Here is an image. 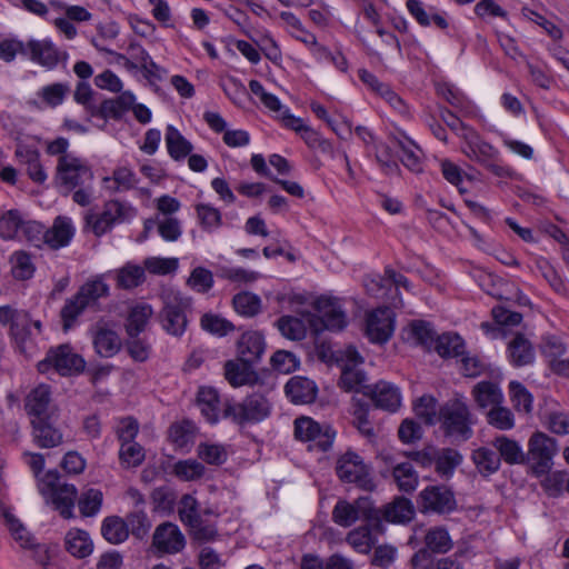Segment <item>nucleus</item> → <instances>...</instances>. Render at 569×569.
Returning <instances> with one entry per match:
<instances>
[{"label":"nucleus","mask_w":569,"mask_h":569,"mask_svg":"<svg viewBox=\"0 0 569 569\" xmlns=\"http://www.w3.org/2000/svg\"><path fill=\"white\" fill-rule=\"evenodd\" d=\"M70 92V87L67 83L56 82L42 87L38 97L49 107L56 108L60 106L67 94Z\"/></svg>","instance_id":"obj_48"},{"label":"nucleus","mask_w":569,"mask_h":569,"mask_svg":"<svg viewBox=\"0 0 569 569\" xmlns=\"http://www.w3.org/2000/svg\"><path fill=\"white\" fill-rule=\"evenodd\" d=\"M198 457L209 465H222L228 457L227 450L221 445L200 443L197 449Z\"/></svg>","instance_id":"obj_64"},{"label":"nucleus","mask_w":569,"mask_h":569,"mask_svg":"<svg viewBox=\"0 0 569 569\" xmlns=\"http://www.w3.org/2000/svg\"><path fill=\"white\" fill-rule=\"evenodd\" d=\"M178 512L180 520L189 527L197 526L198 519H200V515L198 512V501L191 495L182 496Z\"/></svg>","instance_id":"obj_63"},{"label":"nucleus","mask_w":569,"mask_h":569,"mask_svg":"<svg viewBox=\"0 0 569 569\" xmlns=\"http://www.w3.org/2000/svg\"><path fill=\"white\" fill-rule=\"evenodd\" d=\"M295 436L301 441L315 442L321 451H327L333 443L336 431L327 423L320 425L309 417H300L295 420Z\"/></svg>","instance_id":"obj_12"},{"label":"nucleus","mask_w":569,"mask_h":569,"mask_svg":"<svg viewBox=\"0 0 569 569\" xmlns=\"http://www.w3.org/2000/svg\"><path fill=\"white\" fill-rule=\"evenodd\" d=\"M238 359L253 365L264 352V339L258 331L244 332L238 341Z\"/></svg>","instance_id":"obj_23"},{"label":"nucleus","mask_w":569,"mask_h":569,"mask_svg":"<svg viewBox=\"0 0 569 569\" xmlns=\"http://www.w3.org/2000/svg\"><path fill=\"white\" fill-rule=\"evenodd\" d=\"M101 533L110 543H121L129 537L128 523L118 516L107 517L102 522Z\"/></svg>","instance_id":"obj_40"},{"label":"nucleus","mask_w":569,"mask_h":569,"mask_svg":"<svg viewBox=\"0 0 569 569\" xmlns=\"http://www.w3.org/2000/svg\"><path fill=\"white\" fill-rule=\"evenodd\" d=\"M102 213L111 223H122L136 217L137 210L119 200H110L104 203Z\"/></svg>","instance_id":"obj_44"},{"label":"nucleus","mask_w":569,"mask_h":569,"mask_svg":"<svg viewBox=\"0 0 569 569\" xmlns=\"http://www.w3.org/2000/svg\"><path fill=\"white\" fill-rule=\"evenodd\" d=\"M415 509L411 501L407 498H398L392 503L386 506L381 519L389 522L405 523L412 519Z\"/></svg>","instance_id":"obj_38"},{"label":"nucleus","mask_w":569,"mask_h":569,"mask_svg":"<svg viewBox=\"0 0 569 569\" xmlns=\"http://www.w3.org/2000/svg\"><path fill=\"white\" fill-rule=\"evenodd\" d=\"M108 296L109 286L104 282L102 276H97L86 281L78 292L66 301L61 309L64 329H69L84 309L94 308L99 299Z\"/></svg>","instance_id":"obj_2"},{"label":"nucleus","mask_w":569,"mask_h":569,"mask_svg":"<svg viewBox=\"0 0 569 569\" xmlns=\"http://www.w3.org/2000/svg\"><path fill=\"white\" fill-rule=\"evenodd\" d=\"M397 147L400 149V161L402 164L413 172L422 171L420 150L411 141L403 142L396 140Z\"/></svg>","instance_id":"obj_49"},{"label":"nucleus","mask_w":569,"mask_h":569,"mask_svg":"<svg viewBox=\"0 0 569 569\" xmlns=\"http://www.w3.org/2000/svg\"><path fill=\"white\" fill-rule=\"evenodd\" d=\"M284 390L291 402L297 405L311 403L317 397L316 383L306 377L295 376L290 378L284 386Z\"/></svg>","instance_id":"obj_24"},{"label":"nucleus","mask_w":569,"mask_h":569,"mask_svg":"<svg viewBox=\"0 0 569 569\" xmlns=\"http://www.w3.org/2000/svg\"><path fill=\"white\" fill-rule=\"evenodd\" d=\"M336 473L342 482L355 483L366 491L376 488L370 467L355 451L348 450L337 459Z\"/></svg>","instance_id":"obj_8"},{"label":"nucleus","mask_w":569,"mask_h":569,"mask_svg":"<svg viewBox=\"0 0 569 569\" xmlns=\"http://www.w3.org/2000/svg\"><path fill=\"white\" fill-rule=\"evenodd\" d=\"M393 329V315L389 308H377L367 315L365 332L371 342H387Z\"/></svg>","instance_id":"obj_15"},{"label":"nucleus","mask_w":569,"mask_h":569,"mask_svg":"<svg viewBox=\"0 0 569 569\" xmlns=\"http://www.w3.org/2000/svg\"><path fill=\"white\" fill-rule=\"evenodd\" d=\"M220 401L216 389L202 387L198 391V407L210 423H216L219 419Z\"/></svg>","instance_id":"obj_35"},{"label":"nucleus","mask_w":569,"mask_h":569,"mask_svg":"<svg viewBox=\"0 0 569 569\" xmlns=\"http://www.w3.org/2000/svg\"><path fill=\"white\" fill-rule=\"evenodd\" d=\"M86 366L83 358L73 352L69 345L51 348L47 357L38 362V370L42 373L53 368L61 376L82 372Z\"/></svg>","instance_id":"obj_10"},{"label":"nucleus","mask_w":569,"mask_h":569,"mask_svg":"<svg viewBox=\"0 0 569 569\" xmlns=\"http://www.w3.org/2000/svg\"><path fill=\"white\" fill-rule=\"evenodd\" d=\"M143 269L152 274L166 276L178 269L177 258L149 257L143 261Z\"/></svg>","instance_id":"obj_59"},{"label":"nucleus","mask_w":569,"mask_h":569,"mask_svg":"<svg viewBox=\"0 0 569 569\" xmlns=\"http://www.w3.org/2000/svg\"><path fill=\"white\" fill-rule=\"evenodd\" d=\"M54 180L68 194L77 187L91 183L93 172L86 160L76 156H63L58 158Z\"/></svg>","instance_id":"obj_7"},{"label":"nucleus","mask_w":569,"mask_h":569,"mask_svg":"<svg viewBox=\"0 0 569 569\" xmlns=\"http://www.w3.org/2000/svg\"><path fill=\"white\" fill-rule=\"evenodd\" d=\"M213 274L203 267L194 268L187 280V284L200 293L208 292L213 287Z\"/></svg>","instance_id":"obj_60"},{"label":"nucleus","mask_w":569,"mask_h":569,"mask_svg":"<svg viewBox=\"0 0 569 569\" xmlns=\"http://www.w3.org/2000/svg\"><path fill=\"white\" fill-rule=\"evenodd\" d=\"M30 326L31 319L28 318L21 327L13 332H9L14 348L27 358H32L38 351L37 343L31 336Z\"/></svg>","instance_id":"obj_37"},{"label":"nucleus","mask_w":569,"mask_h":569,"mask_svg":"<svg viewBox=\"0 0 569 569\" xmlns=\"http://www.w3.org/2000/svg\"><path fill=\"white\" fill-rule=\"evenodd\" d=\"M40 490L43 495H49L54 508L63 518L69 519L73 516L72 510L78 496L77 488L62 482L58 471L49 470L40 479Z\"/></svg>","instance_id":"obj_6"},{"label":"nucleus","mask_w":569,"mask_h":569,"mask_svg":"<svg viewBox=\"0 0 569 569\" xmlns=\"http://www.w3.org/2000/svg\"><path fill=\"white\" fill-rule=\"evenodd\" d=\"M366 379V373L358 369L357 366L351 367L348 363L342 365L339 383L346 391H356L363 395V388L370 387L365 383Z\"/></svg>","instance_id":"obj_43"},{"label":"nucleus","mask_w":569,"mask_h":569,"mask_svg":"<svg viewBox=\"0 0 569 569\" xmlns=\"http://www.w3.org/2000/svg\"><path fill=\"white\" fill-rule=\"evenodd\" d=\"M382 532V523L377 529L367 522L365 526H360L351 530L347 535V542L351 545L358 552L367 553L371 550L377 541V535Z\"/></svg>","instance_id":"obj_29"},{"label":"nucleus","mask_w":569,"mask_h":569,"mask_svg":"<svg viewBox=\"0 0 569 569\" xmlns=\"http://www.w3.org/2000/svg\"><path fill=\"white\" fill-rule=\"evenodd\" d=\"M535 268L557 293L566 292L567 288L562 278L547 259L537 258L535 260Z\"/></svg>","instance_id":"obj_45"},{"label":"nucleus","mask_w":569,"mask_h":569,"mask_svg":"<svg viewBox=\"0 0 569 569\" xmlns=\"http://www.w3.org/2000/svg\"><path fill=\"white\" fill-rule=\"evenodd\" d=\"M23 226V220L18 210H9L0 218V237L11 240L17 237Z\"/></svg>","instance_id":"obj_56"},{"label":"nucleus","mask_w":569,"mask_h":569,"mask_svg":"<svg viewBox=\"0 0 569 569\" xmlns=\"http://www.w3.org/2000/svg\"><path fill=\"white\" fill-rule=\"evenodd\" d=\"M27 57L42 67L53 69L66 53L57 49L50 40H29L27 42Z\"/></svg>","instance_id":"obj_21"},{"label":"nucleus","mask_w":569,"mask_h":569,"mask_svg":"<svg viewBox=\"0 0 569 569\" xmlns=\"http://www.w3.org/2000/svg\"><path fill=\"white\" fill-rule=\"evenodd\" d=\"M510 362L515 367H523L532 363L535 351L531 342L522 335L517 333L508 343Z\"/></svg>","instance_id":"obj_30"},{"label":"nucleus","mask_w":569,"mask_h":569,"mask_svg":"<svg viewBox=\"0 0 569 569\" xmlns=\"http://www.w3.org/2000/svg\"><path fill=\"white\" fill-rule=\"evenodd\" d=\"M315 307L326 329L342 330L347 326V316L339 299L322 296L316 300Z\"/></svg>","instance_id":"obj_20"},{"label":"nucleus","mask_w":569,"mask_h":569,"mask_svg":"<svg viewBox=\"0 0 569 569\" xmlns=\"http://www.w3.org/2000/svg\"><path fill=\"white\" fill-rule=\"evenodd\" d=\"M102 492L90 488L84 491L78 500L79 510L84 517L94 516L101 508Z\"/></svg>","instance_id":"obj_58"},{"label":"nucleus","mask_w":569,"mask_h":569,"mask_svg":"<svg viewBox=\"0 0 569 569\" xmlns=\"http://www.w3.org/2000/svg\"><path fill=\"white\" fill-rule=\"evenodd\" d=\"M392 477L400 491L412 492L416 490L419 476L411 462H401L392 468Z\"/></svg>","instance_id":"obj_39"},{"label":"nucleus","mask_w":569,"mask_h":569,"mask_svg":"<svg viewBox=\"0 0 569 569\" xmlns=\"http://www.w3.org/2000/svg\"><path fill=\"white\" fill-rule=\"evenodd\" d=\"M359 519H363L377 529L380 528V511L369 497H360L353 503L339 500L333 507L332 521L340 527H350Z\"/></svg>","instance_id":"obj_5"},{"label":"nucleus","mask_w":569,"mask_h":569,"mask_svg":"<svg viewBox=\"0 0 569 569\" xmlns=\"http://www.w3.org/2000/svg\"><path fill=\"white\" fill-rule=\"evenodd\" d=\"M91 332L94 350L100 357L111 358L120 351L122 346L120 337L103 320L98 321Z\"/></svg>","instance_id":"obj_18"},{"label":"nucleus","mask_w":569,"mask_h":569,"mask_svg":"<svg viewBox=\"0 0 569 569\" xmlns=\"http://www.w3.org/2000/svg\"><path fill=\"white\" fill-rule=\"evenodd\" d=\"M510 389V398L518 411H523L526 413L531 412L532 410V396L526 389L523 385L518 381H511L509 385Z\"/></svg>","instance_id":"obj_61"},{"label":"nucleus","mask_w":569,"mask_h":569,"mask_svg":"<svg viewBox=\"0 0 569 569\" xmlns=\"http://www.w3.org/2000/svg\"><path fill=\"white\" fill-rule=\"evenodd\" d=\"M421 512L449 513L457 507L453 492L446 486H428L418 497Z\"/></svg>","instance_id":"obj_13"},{"label":"nucleus","mask_w":569,"mask_h":569,"mask_svg":"<svg viewBox=\"0 0 569 569\" xmlns=\"http://www.w3.org/2000/svg\"><path fill=\"white\" fill-rule=\"evenodd\" d=\"M106 189L111 193L126 192L137 188L139 178L128 167H118L112 171L111 177H104Z\"/></svg>","instance_id":"obj_28"},{"label":"nucleus","mask_w":569,"mask_h":569,"mask_svg":"<svg viewBox=\"0 0 569 569\" xmlns=\"http://www.w3.org/2000/svg\"><path fill=\"white\" fill-rule=\"evenodd\" d=\"M152 545L160 552L174 555L184 548L186 539L177 525L163 522L156 528Z\"/></svg>","instance_id":"obj_16"},{"label":"nucleus","mask_w":569,"mask_h":569,"mask_svg":"<svg viewBox=\"0 0 569 569\" xmlns=\"http://www.w3.org/2000/svg\"><path fill=\"white\" fill-rule=\"evenodd\" d=\"M463 152L469 159L483 164L496 176L501 177L505 174V169L492 162L498 156V150L483 141L477 133L471 132L466 137Z\"/></svg>","instance_id":"obj_14"},{"label":"nucleus","mask_w":569,"mask_h":569,"mask_svg":"<svg viewBox=\"0 0 569 569\" xmlns=\"http://www.w3.org/2000/svg\"><path fill=\"white\" fill-rule=\"evenodd\" d=\"M277 327L290 340H302L306 337V326L299 318L283 316L277 321Z\"/></svg>","instance_id":"obj_51"},{"label":"nucleus","mask_w":569,"mask_h":569,"mask_svg":"<svg viewBox=\"0 0 569 569\" xmlns=\"http://www.w3.org/2000/svg\"><path fill=\"white\" fill-rule=\"evenodd\" d=\"M119 459L123 467L134 468L144 460V449L138 442L120 445Z\"/></svg>","instance_id":"obj_55"},{"label":"nucleus","mask_w":569,"mask_h":569,"mask_svg":"<svg viewBox=\"0 0 569 569\" xmlns=\"http://www.w3.org/2000/svg\"><path fill=\"white\" fill-rule=\"evenodd\" d=\"M162 308L158 313L161 328L172 337H181L188 327L191 298L179 291L166 290L161 295Z\"/></svg>","instance_id":"obj_1"},{"label":"nucleus","mask_w":569,"mask_h":569,"mask_svg":"<svg viewBox=\"0 0 569 569\" xmlns=\"http://www.w3.org/2000/svg\"><path fill=\"white\" fill-rule=\"evenodd\" d=\"M34 442L41 448H53L62 443V432L54 426V418L31 419Z\"/></svg>","instance_id":"obj_22"},{"label":"nucleus","mask_w":569,"mask_h":569,"mask_svg":"<svg viewBox=\"0 0 569 569\" xmlns=\"http://www.w3.org/2000/svg\"><path fill=\"white\" fill-rule=\"evenodd\" d=\"M471 458L477 470L485 477L496 473L501 466V458L493 448L480 447L472 452Z\"/></svg>","instance_id":"obj_34"},{"label":"nucleus","mask_w":569,"mask_h":569,"mask_svg":"<svg viewBox=\"0 0 569 569\" xmlns=\"http://www.w3.org/2000/svg\"><path fill=\"white\" fill-rule=\"evenodd\" d=\"M74 233L71 220L64 217L56 218L51 228L43 231L42 239L51 249H60L69 244Z\"/></svg>","instance_id":"obj_25"},{"label":"nucleus","mask_w":569,"mask_h":569,"mask_svg":"<svg viewBox=\"0 0 569 569\" xmlns=\"http://www.w3.org/2000/svg\"><path fill=\"white\" fill-rule=\"evenodd\" d=\"M409 337L412 338L416 343L426 348H430L437 339L436 332L431 328L430 323L423 320H416L411 322Z\"/></svg>","instance_id":"obj_54"},{"label":"nucleus","mask_w":569,"mask_h":569,"mask_svg":"<svg viewBox=\"0 0 569 569\" xmlns=\"http://www.w3.org/2000/svg\"><path fill=\"white\" fill-rule=\"evenodd\" d=\"M437 420L445 435L458 441H467L473 435L472 415L468 405L460 398H455L442 405Z\"/></svg>","instance_id":"obj_3"},{"label":"nucleus","mask_w":569,"mask_h":569,"mask_svg":"<svg viewBox=\"0 0 569 569\" xmlns=\"http://www.w3.org/2000/svg\"><path fill=\"white\" fill-rule=\"evenodd\" d=\"M234 310L242 316L252 317L260 311L261 300L258 296L249 292H240L232 299Z\"/></svg>","instance_id":"obj_53"},{"label":"nucleus","mask_w":569,"mask_h":569,"mask_svg":"<svg viewBox=\"0 0 569 569\" xmlns=\"http://www.w3.org/2000/svg\"><path fill=\"white\" fill-rule=\"evenodd\" d=\"M492 447L498 456L508 465H526V452L521 445L507 436H498L492 440Z\"/></svg>","instance_id":"obj_27"},{"label":"nucleus","mask_w":569,"mask_h":569,"mask_svg":"<svg viewBox=\"0 0 569 569\" xmlns=\"http://www.w3.org/2000/svg\"><path fill=\"white\" fill-rule=\"evenodd\" d=\"M363 395L369 397L377 408L396 412L401 406V393L397 386L379 381L371 387L363 388Z\"/></svg>","instance_id":"obj_17"},{"label":"nucleus","mask_w":569,"mask_h":569,"mask_svg":"<svg viewBox=\"0 0 569 569\" xmlns=\"http://www.w3.org/2000/svg\"><path fill=\"white\" fill-rule=\"evenodd\" d=\"M353 426L358 431L369 440L376 438L375 428L369 420V408L362 403H357L353 412Z\"/></svg>","instance_id":"obj_62"},{"label":"nucleus","mask_w":569,"mask_h":569,"mask_svg":"<svg viewBox=\"0 0 569 569\" xmlns=\"http://www.w3.org/2000/svg\"><path fill=\"white\" fill-rule=\"evenodd\" d=\"M435 458L436 471L441 477L451 476L462 461V456L452 448L437 449Z\"/></svg>","instance_id":"obj_41"},{"label":"nucleus","mask_w":569,"mask_h":569,"mask_svg":"<svg viewBox=\"0 0 569 569\" xmlns=\"http://www.w3.org/2000/svg\"><path fill=\"white\" fill-rule=\"evenodd\" d=\"M166 144L168 153L176 161L183 160L193 149L192 143L188 141L173 126L167 127Z\"/></svg>","instance_id":"obj_33"},{"label":"nucleus","mask_w":569,"mask_h":569,"mask_svg":"<svg viewBox=\"0 0 569 569\" xmlns=\"http://www.w3.org/2000/svg\"><path fill=\"white\" fill-rule=\"evenodd\" d=\"M202 463L193 459L180 460L173 466V473L183 481H192L199 479L204 473Z\"/></svg>","instance_id":"obj_57"},{"label":"nucleus","mask_w":569,"mask_h":569,"mask_svg":"<svg viewBox=\"0 0 569 569\" xmlns=\"http://www.w3.org/2000/svg\"><path fill=\"white\" fill-rule=\"evenodd\" d=\"M24 407L31 419L56 417L51 390L47 385H39L33 388L26 398Z\"/></svg>","instance_id":"obj_19"},{"label":"nucleus","mask_w":569,"mask_h":569,"mask_svg":"<svg viewBox=\"0 0 569 569\" xmlns=\"http://www.w3.org/2000/svg\"><path fill=\"white\" fill-rule=\"evenodd\" d=\"M201 328L216 336H227L234 330V326L229 320L213 313H204L200 320Z\"/></svg>","instance_id":"obj_52"},{"label":"nucleus","mask_w":569,"mask_h":569,"mask_svg":"<svg viewBox=\"0 0 569 569\" xmlns=\"http://www.w3.org/2000/svg\"><path fill=\"white\" fill-rule=\"evenodd\" d=\"M472 396L476 403L482 409L501 405L503 400L500 388L492 381L478 382L472 389Z\"/></svg>","instance_id":"obj_32"},{"label":"nucleus","mask_w":569,"mask_h":569,"mask_svg":"<svg viewBox=\"0 0 569 569\" xmlns=\"http://www.w3.org/2000/svg\"><path fill=\"white\" fill-rule=\"evenodd\" d=\"M269 415L270 403L264 396L259 393L248 396L241 402L228 401L223 407V416L240 425L260 422Z\"/></svg>","instance_id":"obj_9"},{"label":"nucleus","mask_w":569,"mask_h":569,"mask_svg":"<svg viewBox=\"0 0 569 569\" xmlns=\"http://www.w3.org/2000/svg\"><path fill=\"white\" fill-rule=\"evenodd\" d=\"M487 421L499 430H510L515 427V416L511 410L501 405H496L487 412Z\"/></svg>","instance_id":"obj_50"},{"label":"nucleus","mask_w":569,"mask_h":569,"mask_svg":"<svg viewBox=\"0 0 569 569\" xmlns=\"http://www.w3.org/2000/svg\"><path fill=\"white\" fill-rule=\"evenodd\" d=\"M152 313L151 306L147 303H137L131 307L126 321L128 336L130 338L138 337L146 329Z\"/></svg>","instance_id":"obj_31"},{"label":"nucleus","mask_w":569,"mask_h":569,"mask_svg":"<svg viewBox=\"0 0 569 569\" xmlns=\"http://www.w3.org/2000/svg\"><path fill=\"white\" fill-rule=\"evenodd\" d=\"M557 452L558 443L556 439L542 431H536L528 440L526 465L533 476L541 477L551 470Z\"/></svg>","instance_id":"obj_4"},{"label":"nucleus","mask_w":569,"mask_h":569,"mask_svg":"<svg viewBox=\"0 0 569 569\" xmlns=\"http://www.w3.org/2000/svg\"><path fill=\"white\" fill-rule=\"evenodd\" d=\"M435 350L443 358L462 356L465 353L463 340L456 333H443L437 337Z\"/></svg>","instance_id":"obj_42"},{"label":"nucleus","mask_w":569,"mask_h":569,"mask_svg":"<svg viewBox=\"0 0 569 569\" xmlns=\"http://www.w3.org/2000/svg\"><path fill=\"white\" fill-rule=\"evenodd\" d=\"M66 549L77 558H86L91 555L93 543L88 532L80 529L69 530L66 535Z\"/></svg>","instance_id":"obj_36"},{"label":"nucleus","mask_w":569,"mask_h":569,"mask_svg":"<svg viewBox=\"0 0 569 569\" xmlns=\"http://www.w3.org/2000/svg\"><path fill=\"white\" fill-rule=\"evenodd\" d=\"M144 280V269L140 266L127 263L117 272V284L122 289H132Z\"/></svg>","instance_id":"obj_46"},{"label":"nucleus","mask_w":569,"mask_h":569,"mask_svg":"<svg viewBox=\"0 0 569 569\" xmlns=\"http://www.w3.org/2000/svg\"><path fill=\"white\" fill-rule=\"evenodd\" d=\"M224 377L232 387L253 385L258 381V375L251 365L239 359L224 363Z\"/></svg>","instance_id":"obj_26"},{"label":"nucleus","mask_w":569,"mask_h":569,"mask_svg":"<svg viewBox=\"0 0 569 569\" xmlns=\"http://www.w3.org/2000/svg\"><path fill=\"white\" fill-rule=\"evenodd\" d=\"M427 549H420L411 558L415 569H432V557L429 552L446 553L452 547L451 538L447 529L435 527L428 530L425 537Z\"/></svg>","instance_id":"obj_11"},{"label":"nucleus","mask_w":569,"mask_h":569,"mask_svg":"<svg viewBox=\"0 0 569 569\" xmlns=\"http://www.w3.org/2000/svg\"><path fill=\"white\" fill-rule=\"evenodd\" d=\"M12 274L18 280H28L33 277L36 267L30 254L24 251H16L10 258Z\"/></svg>","instance_id":"obj_47"}]
</instances>
